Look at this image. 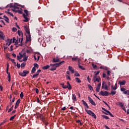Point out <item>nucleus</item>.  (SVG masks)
<instances>
[{
	"label": "nucleus",
	"mask_w": 129,
	"mask_h": 129,
	"mask_svg": "<svg viewBox=\"0 0 129 129\" xmlns=\"http://www.w3.org/2000/svg\"><path fill=\"white\" fill-rule=\"evenodd\" d=\"M102 88L105 90H108V87L106 84H105V82H103L102 83Z\"/></svg>",
	"instance_id": "obj_8"
},
{
	"label": "nucleus",
	"mask_w": 129,
	"mask_h": 129,
	"mask_svg": "<svg viewBox=\"0 0 129 129\" xmlns=\"http://www.w3.org/2000/svg\"><path fill=\"white\" fill-rule=\"evenodd\" d=\"M50 66H51V68L50 69V71H54V70H56L57 69V68H56V66L55 64H50Z\"/></svg>",
	"instance_id": "obj_11"
},
{
	"label": "nucleus",
	"mask_w": 129,
	"mask_h": 129,
	"mask_svg": "<svg viewBox=\"0 0 129 129\" xmlns=\"http://www.w3.org/2000/svg\"><path fill=\"white\" fill-rule=\"evenodd\" d=\"M100 72L98 71L96 72V73L95 74V76H97V75H98V74H99Z\"/></svg>",
	"instance_id": "obj_58"
},
{
	"label": "nucleus",
	"mask_w": 129,
	"mask_h": 129,
	"mask_svg": "<svg viewBox=\"0 0 129 129\" xmlns=\"http://www.w3.org/2000/svg\"><path fill=\"white\" fill-rule=\"evenodd\" d=\"M1 24H3V25H4V26H6V23H5V21H4L3 20H1Z\"/></svg>",
	"instance_id": "obj_54"
},
{
	"label": "nucleus",
	"mask_w": 129,
	"mask_h": 129,
	"mask_svg": "<svg viewBox=\"0 0 129 129\" xmlns=\"http://www.w3.org/2000/svg\"><path fill=\"white\" fill-rule=\"evenodd\" d=\"M72 59L73 61H78V63L80 62V59L78 58V56H77L76 57H73Z\"/></svg>",
	"instance_id": "obj_17"
},
{
	"label": "nucleus",
	"mask_w": 129,
	"mask_h": 129,
	"mask_svg": "<svg viewBox=\"0 0 129 129\" xmlns=\"http://www.w3.org/2000/svg\"><path fill=\"white\" fill-rule=\"evenodd\" d=\"M20 9V7H19L18 6L14 5L13 6V9H12L13 12H15V13H17L18 11L16 10V9L19 10Z\"/></svg>",
	"instance_id": "obj_9"
},
{
	"label": "nucleus",
	"mask_w": 129,
	"mask_h": 129,
	"mask_svg": "<svg viewBox=\"0 0 129 129\" xmlns=\"http://www.w3.org/2000/svg\"><path fill=\"white\" fill-rule=\"evenodd\" d=\"M82 102H83V104H84V105H85V106H86L87 108H89V106L87 104V103H86V102H85V101L83 100L82 101Z\"/></svg>",
	"instance_id": "obj_21"
},
{
	"label": "nucleus",
	"mask_w": 129,
	"mask_h": 129,
	"mask_svg": "<svg viewBox=\"0 0 129 129\" xmlns=\"http://www.w3.org/2000/svg\"><path fill=\"white\" fill-rule=\"evenodd\" d=\"M25 31L28 35H31V33H30V29H29L27 27H25Z\"/></svg>",
	"instance_id": "obj_23"
},
{
	"label": "nucleus",
	"mask_w": 129,
	"mask_h": 129,
	"mask_svg": "<svg viewBox=\"0 0 129 129\" xmlns=\"http://www.w3.org/2000/svg\"><path fill=\"white\" fill-rule=\"evenodd\" d=\"M35 91H36V93H37V94H39V89H35Z\"/></svg>",
	"instance_id": "obj_57"
},
{
	"label": "nucleus",
	"mask_w": 129,
	"mask_h": 129,
	"mask_svg": "<svg viewBox=\"0 0 129 129\" xmlns=\"http://www.w3.org/2000/svg\"><path fill=\"white\" fill-rule=\"evenodd\" d=\"M110 112L108 110H107V111L104 112V114H106L107 115H108V114H109Z\"/></svg>",
	"instance_id": "obj_45"
},
{
	"label": "nucleus",
	"mask_w": 129,
	"mask_h": 129,
	"mask_svg": "<svg viewBox=\"0 0 129 129\" xmlns=\"http://www.w3.org/2000/svg\"><path fill=\"white\" fill-rule=\"evenodd\" d=\"M20 55H17V59L18 60H21L22 58H23V54H21V53H19Z\"/></svg>",
	"instance_id": "obj_31"
},
{
	"label": "nucleus",
	"mask_w": 129,
	"mask_h": 129,
	"mask_svg": "<svg viewBox=\"0 0 129 129\" xmlns=\"http://www.w3.org/2000/svg\"><path fill=\"white\" fill-rule=\"evenodd\" d=\"M23 56H24V58H23V61H24L25 62H26V61H27V60H28V56H26V54L24 53L23 54Z\"/></svg>",
	"instance_id": "obj_27"
},
{
	"label": "nucleus",
	"mask_w": 129,
	"mask_h": 129,
	"mask_svg": "<svg viewBox=\"0 0 129 129\" xmlns=\"http://www.w3.org/2000/svg\"><path fill=\"white\" fill-rule=\"evenodd\" d=\"M104 127H105V128H106V129H110V128H109V127H108V126H107V125H104Z\"/></svg>",
	"instance_id": "obj_64"
},
{
	"label": "nucleus",
	"mask_w": 129,
	"mask_h": 129,
	"mask_svg": "<svg viewBox=\"0 0 129 129\" xmlns=\"http://www.w3.org/2000/svg\"><path fill=\"white\" fill-rule=\"evenodd\" d=\"M101 86V83H100L98 84L97 85L96 89V92H99V90H100V87Z\"/></svg>",
	"instance_id": "obj_15"
},
{
	"label": "nucleus",
	"mask_w": 129,
	"mask_h": 129,
	"mask_svg": "<svg viewBox=\"0 0 129 129\" xmlns=\"http://www.w3.org/2000/svg\"><path fill=\"white\" fill-rule=\"evenodd\" d=\"M99 94L102 95V96H108V95H109V93L106 91H101Z\"/></svg>",
	"instance_id": "obj_6"
},
{
	"label": "nucleus",
	"mask_w": 129,
	"mask_h": 129,
	"mask_svg": "<svg viewBox=\"0 0 129 129\" xmlns=\"http://www.w3.org/2000/svg\"><path fill=\"white\" fill-rule=\"evenodd\" d=\"M13 109H14V105H12V107L9 109L8 112H11Z\"/></svg>",
	"instance_id": "obj_37"
},
{
	"label": "nucleus",
	"mask_w": 129,
	"mask_h": 129,
	"mask_svg": "<svg viewBox=\"0 0 129 129\" xmlns=\"http://www.w3.org/2000/svg\"><path fill=\"white\" fill-rule=\"evenodd\" d=\"M12 30L13 32H17V28H16L15 27H13Z\"/></svg>",
	"instance_id": "obj_55"
},
{
	"label": "nucleus",
	"mask_w": 129,
	"mask_h": 129,
	"mask_svg": "<svg viewBox=\"0 0 129 129\" xmlns=\"http://www.w3.org/2000/svg\"><path fill=\"white\" fill-rule=\"evenodd\" d=\"M120 90L122 91V92H123L124 94H125L126 95H129V90H126V89L124 88H121Z\"/></svg>",
	"instance_id": "obj_7"
},
{
	"label": "nucleus",
	"mask_w": 129,
	"mask_h": 129,
	"mask_svg": "<svg viewBox=\"0 0 129 129\" xmlns=\"http://www.w3.org/2000/svg\"><path fill=\"white\" fill-rule=\"evenodd\" d=\"M69 71H71V72H72V73H74V70L73 69L72 67L69 66Z\"/></svg>",
	"instance_id": "obj_25"
},
{
	"label": "nucleus",
	"mask_w": 129,
	"mask_h": 129,
	"mask_svg": "<svg viewBox=\"0 0 129 129\" xmlns=\"http://www.w3.org/2000/svg\"><path fill=\"white\" fill-rule=\"evenodd\" d=\"M36 68L33 67L31 71L32 73H35V72H36Z\"/></svg>",
	"instance_id": "obj_36"
},
{
	"label": "nucleus",
	"mask_w": 129,
	"mask_h": 129,
	"mask_svg": "<svg viewBox=\"0 0 129 129\" xmlns=\"http://www.w3.org/2000/svg\"><path fill=\"white\" fill-rule=\"evenodd\" d=\"M73 100L74 101H77V99L76 98V95H75V94H73Z\"/></svg>",
	"instance_id": "obj_30"
},
{
	"label": "nucleus",
	"mask_w": 129,
	"mask_h": 129,
	"mask_svg": "<svg viewBox=\"0 0 129 129\" xmlns=\"http://www.w3.org/2000/svg\"><path fill=\"white\" fill-rule=\"evenodd\" d=\"M20 102H21V99H19L17 102H16V105H15V109H17V108L18 107H19V105L20 104Z\"/></svg>",
	"instance_id": "obj_14"
},
{
	"label": "nucleus",
	"mask_w": 129,
	"mask_h": 129,
	"mask_svg": "<svg viewBox=\"0 0 129 129\" xmlns=\"http://www.w3.org/2000/svg\"><path fill=\"white\" fill-rule=\"evenodd\" d=\"M29 73H30L29 71L24 70L23 72H20L19 75L22 76V77H25V76H27V74H29Z\"/></svg>",
	"instance_id": "obj_5"
},
{
	"label": "nucleus",
	"mask_w": 129,
	"mask_h": 129,
	"mask_svg": "<svg viewBox=\"0 0 129 129\" xmlns=\"http://www.w3.org/2000/svg\"><path fill=\"white\" fill-rule=\"evenodd\" d=\"M92 80L93 81L94 83H95V82H100L101 80L100 77L98 76H94Z\"/></svg>",
	"instance_id": "obj_4"
},
{
	"label": "nucleus",
	"mask_w": 129,
	"mask_h": 129,
	"mask_svg": "<svg viewBox=\"0 0 129 129\" xmlns=\"http://www.w3.org/2000/svg\"><path fill=\"white\" fill-rule=\"evenodd\" d=\"M88 99L91 104H92V105H94V106L96 105V104H95V102H94V101H93V100L91 99V97H88Z\"/></svg>",
	"instance_id": "obj_10"
},
{
	"label": "nucleus",
	"mask_w": 129,
	"mask_h": 129,
	"mask_svg": "<svg viewBox=\"0 0 129 129\" xmlns=\"http://www.w3.org/2000/svg\"><path fill=\"white\" fill-rule=\"evenodd\" d=\"M7 14H8V15H10L12 17H14V14H13V13H11V12H7Z\"/></svg>",
	"instance_id": "obj_46"
},
{
	"label": "nucleus",
	"mask_w": 129,
	"mask_h": 129,
	"mask_svg": "<svg viewBox=\"0 0 129 129\" xmlns=\"http://www.w3.org/2000/svg\"><path fill=\"white\" fill-rule=\"evenodd\" d=\"M110 74H111V72H110L109 71H107V75L108 76H110Z\"/></svg>",
	"instance_id": "obj_42"
},
{
	"label": "nucleus",
	"mask_w": 129,
	"mask_h": 129,
	"mask_svg": "<svg viewBox=\"0 0 129 129\" xmlns=\"http://www.w3.org/2000/svg\"><path fill=\"white\" fill-rule=\"evenodd\" d=\"M8 81L9 82H11V74H9L8 75Z\"/></svg>",
	"instance_id": "obj_38"
},
{
	"label": "nucleus",
	"mask_w": 129,
	"mask_h": 129,
	"mask_svg": "<svg viewBox=\"0 0 129 129\" xmlns=\"http://www.w3.org/2000/svg\"><path fill=\"white\" fill-rule=\"evenodd\" d=\"M111 88L112 89H113V90H116V89H117V84L116 83L114 87H113V86H112Z\"/></svg>",
	"instance_id": "obj_24"
},
{
	"label": "nucleus",
	"mask_w": 129,
	"mask_h": 129,
	"mask_svg": "<svg viewBox=\"0 0 129 129\" xmlns=\"http://www.w3.org/2000/svg\"><path fill=\"white\" fill-rule=\"evenodd\" d=\"M20 96L21 98H23V97H24V94H23V92H21V94H20Z\"/></svg>",
	"instance_id": "obj_48"
},
{
	"label": "nucleus",
	"mask_w": 129,
	"mask_h": 129,
	"mask_svg": "<svg viewBox=\"0 0 129 129\" xmlns=\"http://www.w3.org/2000/svg\"><path fill=\"white\" fill-rule=\"evenodd\" d=\"M85 110L88 114L91 115V116H92V117H94V118L96 119V115H95L93 112L90 110H87L86 108H85Z\"/></svg>",
	"instance_id": "obj_3"
},
{
	"label": "nucleus",
	"mask_w": 129,
	"mask_h": 129,
	"mask_svg": "<svg viewBox=\"0 0 129 129\" xmlns=\"http://www.w3.org/2000/svg\"><path fill=\"white\" fill-rule=\"evenodd\" d=\"M36 101L38 103H40V99H39V98H37Z\"/></svg>",
	"instance_id": "obj_62"
},
{
	"label": "nucleus",
	"mask_w": 129,
	"mask_h": 129,
	"mask_svg": "<svg viewBox=\"0 0 129 129\" xmlns=\"http://www.w3.org/2000/svg\"><path fill=\"white\" fill-rule=\"evenodd\" d=\"M34 66L35 69L37 68L38 69L39 68V65L37 63H34Z\"/></svg>",
	"instance_id": "obj_39"
},
{
	"label": "nucleus",
	"mask_w": 129,
	"mask_h": 129,
	"mask_svg": "<svg viewBox=\"0 0 129 129\" xmlns=\"http://www.w3.org/2000/svg\"><path fill=\"white\" fill-rule=\"evenodd\" d=\"M64 61H61L59 62H57L56 63H54V65H55V67L57 68V67H60L61 65H62L64 63Z\"/></svg>",
	"instance_id": "obj_12"
},
{
	"label": "nucleus",
	"mask_w": 129,
	"mask_h": 129,
	"mask_svg": "<svg viewBox=\"0 0 129 129\" xmlns=\"http://www.w3.org/2000/svg\"><path fill=\"white\" fill-rule=\"evenodd\" d=\"M6 120L4 121L2 123L0 124V125H3V124H4V123H6Z\"/></svg>",
	"instance_id": "obj_61"
},
{
	"label": "nucleus",
	"mask_w": 129,
	"mask_h": 129,
	"mask_svg": "<svg viewBox=\"0 0 129 129\" xmlns=\"http://www.w3.org/2000/svg\"><path fill=\"white\" fill-rule=\"evenodd\" d=\"M67 88H68L69 90H71V89H72V86H71L70 83L69 82H67Z\"/></svg>",
	"instance_id": "obj_18"
},
{
	"label": "nucleus",
	"mask_w": 129,
	"mask_h": 129,
	"mask_svg": "<svg viewBox=\"0 0 129 129\" xmlns=\"http://www.w3.org/2000/svg\"><path fill=\"white\" fill-rule=\"evenodd\" d=\"M80 64H81L80 62L78 63L79 68L82 69V70H85V69L82 66H81Z\"/></svg>",
	"instance_id": "obj_26"
},
{
	"label": "nucleus",
	"mask_w": 129,
	"mask_h": 129,
	"mask_svg": "<svg viewBox=\"0 0 129 129\" xmlns=\"http://www.w3.org/2000/svg\"><path fill=\"white\" fill-rule=\"evenodd\" d=\"M102 116L103 118H105V119H109V117H108L107 116L102 115Z\"/></svg>",
	"instance_id": "obj_35"
},
{
	"label": "nucleus",
	"mask_w": 129,
	"mask_h": 129,
	"mask_svg": "<svg viewBox=\"0 0 129 129\" xmlns=\"http://www.w3.org/2000/svg\"><path fill=\"white\" fill-rule=\"evenodd\" d=\"M109 115H110V116H111L112 117H114V116H113L112 113H111L110 112L109 113Z\"/></svg>",
	"instance_id": "obj_59"
},
{
	"label": "nucleus",
	"mask_w": 129,
	"mask_h": 129,
	"mask_svg": "<svg viewBox=\"0 0 129 129\" xmlns=\"http://www.w3.org/2000/svg\"><path fill=\"white\" fill-rule=\"evenodd\" d=\"M26 66V62H23L21 64V67L23 68V67H25Z\"/></svg>",
	"instance_id": "obj_47"
},
{
	"label": "nucleus",
	"mask_w": 129,
	"mask_h": 129,
	"mask_svg": "<svg viewBox=\"0 0 129 129\" xmlns=\"http://www.w3.org/2000/svg\"><path fill=\"white\" fill-rule=\"evenodd\" d=\"M76 122H77L78 123H79V124H80V125H82V123H81V121H80V120H79V119L77 120Z\"/></svg>",
	"instance_id": "obj_41"
},
{
	"label": "nucleus",
	"mask_w": 129,
	"mask_h": 129,
	"mask_svg": "<svg viewBox=\"0 0 129 129\" xmlns=\"http://www.w3.org/2000/svg\"><path fill=\"white\" fill-rule=\"evenodd\" d=\"M76 80L78 83H81V80H80V79H79V78H76Z\"/></svg>",
	"instance_id": "obj_33"
},
{
	"label": "nucleus",
	"mask_w": 129,
	"mask_h": 129,
	"mask_svg": "<svg viewBox=\"0 0 129 129\" xmlns=\"http://www.w3.org/2000/svg\"><path fill=\"white\" fill-rule=\"evenodd\" d=\"M48 68H50V66L49 65H46L42 67V69H43V70H47V69H48Z\"/></svg>",
	"instance_id": "obj_28"
},
{
	"label": "nucleus",
	"mask_w": 129,
	"mask_h": 129,
	"mask_svg": "<svg viewBox=\"0 0 129 129\" xmlns=\"http://www.w3.org/2000/svg\"><path fill=\"white\" fill-rule=\"evenodd\" d=\"M88 87H89L90 90H92V89H93V88L92 86H91V85H89L88 86Z\"/></svg>",
	"instance_id": "obj_49"
},
{
	"label": "nucleus",
	"mask_w": 129,
	"mask_h": 129,
	"mask_svg": "<svg viewBox=\"0 0 129 129\" xmlns=\"http://www.w3.org/2000/svg\"><path fill=\"white\" fill-rule=\"evenodd\" d=\"M5 18L4 20L6 22H7V23H9V21L10 19H9V18H8V17L4 16V17Z\"/></svg>",
	"instance_id": "obj_29"
},
{
	"label": "nucleus",
	"mask_w": 129,
	"mask_h": 129,
	"mask_svg": "<svg viewBox=\"0 0 129 129\" xmlns=\"http://www.w3.org/2000/svg\"><path fill=\"white\" fill-rule=\"evenodd\" d=\"M102 75H103V78H105V77H106V74H105V73H103L102 74Z\"/></svg>",
	"instance_id": "obj_56"
},
{
	"label": "nucleus",
	"mask_w": 129,
	"mask_h": 129,
	"mask_svg": "<svg viewBox=\"0 0 129 129\" xmlns=\"http://www.w3.org/2000/svg\"><path fill=\"white\" fill-rule=\"evenodd\" d=\"M16 116H17V115L15 114L14 116H12L10 119V120H14V119H15V117H16Z\"/></svg>",
	"instance_id": "obj_32"
},
{
	"label": "nucleus",
	"mask_w": 129,
	"mask_h": 129,
	"mask_svg": "<svg viewBox=\"0 0 129 129\" xmlns=\"http://www.w3.org/2000/svg\"><path fill=\"white\" fill-rule=\"evenodd\" d=\"M125 83H126V82L125 80H123V81H119L118 84H119V85H120V86H122V85H125Z\"/></svg>",
	"instance_id": "obj_13"
},
{
	"label": "nucleus",
	"mask_w": 129,
	"mask_h": 129,
	"mask_svg": "<svg viewBox=\"0 0 129 129\" xmlns=\"http://www.w3.org/2000/svg\"><path fill=\"white\" fill-rule=\"evenodd\" d=\"M93 68L94 69H96V68H97V66H96V65H94L93 64Z\"/></svg>",
	"instance_id": "obj_60"
},
{
	"label": "nucleus",
	"mask_w": 129,
	"mask_h": 129,
	"mask_svg": "<svg viewBox=\"0 0 129 129\" xmlns=\"http://www.w3.org/2000/svg\"><path fill=\"white\" fill-rule=\"evenodd\" d=\"M87 80H88V82H89V83H90V82L91 81V79L89 78V76H88Z\"/></svg>",
	"instance_id": "obj_53"
},
{
	"label": "nucleus",
	"mask_w": 129,
	"mask_h": 129,
	"mask_svg": "<svg viewBox=\"0 0 129 129\" xmlns=\"http://www.w3.org/2000/svg\"><path fill=\"white\" fill-rule=\"evenodd\" d=\"M103 69H104V70L107 71V70H108V68H107L106 67H103Z\"/></svg>",
	"instance_id": "obj_52"
},
{
	"label": "nucleus",
	"mask_w": 129,
	"mask_h": 129,
	"mask_svg": "<svg viewBox=\"0 0 129 129\" xmlns=\"http://www.w3.org/2000/svg\"><path fill=\"white\" fill-rule=\"evenodd\" d=\"M52 62L53 63H56L57 62H60V59L58 57H56V58H53Z\"/></svg>",
	"instance_id": "obj_16"
},
{
	"label": "nucleus",
	"mask_w": 129,
	"mask_h": 129,
	"mask_svg": "<svg viewBox=\"0 0 129 129\" xmlns=\"http://www.w3.org/2000/svg\"><path fill=\"white\" fill-rule=\"evenodd\" d=\"M36 77H38V75H37L36 74L33 75L32 76V78H36Z\"/></svg>",
	"instance_id": "obj_50"
},
{
	"label": "nucleus",
	"mask_w": 129,
	"mask_h": 129,
	"mask_svg": "<svg viewBox=\"0 0 129 129\" xmlns=\"http://www.w3.org/2000/svg\"><path fill=\"white\" fill-rule=\"evenodd\" d=\"M60 85H61L62 88H64L65 89H66V88H67V85H64V83L61 84Z\"/></svg>",
	"instance_id": "obj_34"
},
{
	"label": "nucleus",
	"mask_w": 129,
	"mask_h": 129,
	"mask_svg": "<svg viewBox=\"0 0 129 129\" xmlns=\"http://www.w3.org/2000/svg\"><path fill=\"white\" fill-rule=\"evenodd\" d=\"M29 41H31V34L28 35V37L26 36V42H29Z\"/></svg>",
	"instance_id": "obj_19"
},
{
	"label": "nucleus",
	"mask_w": 129,
	"mask_h": 129,
	"mask_svg": "<svg viewBox=\"0 0 129 129\" xmlns=\"http://www.w3.org/2000/svg\"><path fill=\"white\" fill-rule=\"evenodd\" d=\"M5 35L3 33V31H0V38H2L3 40L5 39Z\"/></svg>",
	"instance_id": "obj_22"
},
{
	"label": "nucleus",
	"mask_w": 129,
	"mask_h": 129,
	"mask_svg": "<svg viewBox=\"0 0 129 129\" xmlns=\"http://www.w3.org/2000/svg\"><path fill=\"white\" fill-rule=\"evenodd\" d=\"M116 93V91H111L110 94H111L112 95H115Z\"/></svg>",
	"instance_id": "obj_43"
},
{
	"label": "nucleus",
	"mask_w": 129,
	"mask_h": 129,
	"mask_svg": "<svg viewBox=\"0 0 129 129\" xmlns=\"http://www.w3.org/2000/svg\"><path fill=\"white\" fill-rule=\"evenodd\" d=\"M75 76H77V77H79V76H80V75L78 72H76L75 73Z\"/></svg>",
	"instance_id": "obj_44"
},
{
	"label": "nucleus",
	"mask_w": 129,
	"mask_h": 129,
	"mask_svg": "<svg viewBox=\"0 0 129 129\" xmlns=\"http://www.w3.org/2000/svg\"><path fill=\"white\" fill-rule=\"evenodd\" d=\"M24 13L26 14V15L25 14H23V16L25 19L24 21V22H29V18H28V16H29V11H28V10H24Z\"/></svg>",
	"instance_id": "obj_2"
},
{
	"label": "nucleus",
	"mask_w": 129,
	"mask_h": 129,
	"mask_svg": "<svg viewBox=\"0 0 129 129\" xmlns=\"http://www.w3.org/2000/svg\"><path fill=\"white\" fill-rule=\"evenodd\" d=\"M6 45L7 46H10L11 44H12V39H8L7 41Z\"/></svg>",
	"instance_id": "obj_20"
},
{
	"label": "nucleus",
	"mask_w": 129,
	"mask_h": 129,
	"mask_svg": "<svg viewBox=\"0 0 129 129\" xmlns=\"http://www.w3.org/2000/svg\"><path fill=\"white\" fill-rule=\"evenodd\" d=\"M10 60H11V61H12L13 63H14V62H15V59H14L10 58Z\"/></svg>",
	"instance_id": "obj_63"
},
{
	"label": "nucleus",
	"mask_w": 129,
	"mask_h": 129,
	"mask_svg": "<svg viewBox=\"0 0 129 129\" xmlns=\"http://www.w3.org/2000/svg\"><path fill=\"white\" fill-rule=\"evenodd\" d=\"M18 34L19 36H21V34H22V38H23V33H22V31L18 30Z\"/></svg>",
	"instance_id": "obj_40"
},
{
	"label": "nucleus",
	"mask_w": 129,
	"mask_h": 129,
	"mask_svg": "<svg viewBox=\"0 0 129 129\" xmlns=\"http://www.w3.org/2000/svg\"><path fill=\"white\" fill-rule=\"evenodd\" d=\"M24 40V38L23 37L19 38V40H17L15 37H14L13 38V43H15V46H17L18 45V44H19V43H21V46H22V44H23V41Z\"/></svg>",
	"instance_id": "obj_1"
},
{
	"label": "nucleus",
	"mask_w": 129,
	"mask_h": 129,
	"mask_svg": "<svg viewBox=\"0 0 129 129\" xmlns=\"http://www.w3.org/2000/svg\"><path fill=\"white\" fill-rule=\"evenodd\" d=\"M119 105H120V107H121V108L123 107V104H122V103H119Z\"/></svg>",
	"instance_id": "obj_51"
}]
</instances>
